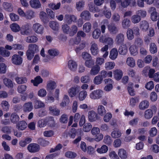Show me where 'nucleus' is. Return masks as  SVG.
Here are the masks:
<instances>
[{"instance_id": "obj_1", "label": "nucleus", "mask_w": 159, "mask_h": 159, "mask_svg": "<svg viewBox=\"0 0 159 159\" xmlns=\"http://www.w3.org/2000/svg\"><path fill=\"white\" fill-rule=\"evenodd\" d=\"M100 133V129L98 127H93L91 129V133L94 136L95 140L96 141L99 142L103 138V135Z\"/></svg>"}, {"instance_id": "obj_2", "label": "nucleus", "mask_w": 159, "mask_h": 159, "mask_svg": "<svg viewBox=\"0 0 159 159\" xmlns=\"http://www.w3.org/2000/svg\"><path fill=\"white\" fill-rule=\"evenodd\" d=\"M103 93L101 89H97L92 91L89 94V98L92 100H98L101 98Z\"/></svg>"}, {"instance_id": "obj_3", "label": "nucleus", "mask_w": 159, "mask_h": 159, "mask_svg": "<svg viewBox=\"0 0 159 159\" xmlns=\"http://www.w3.org/2000/svg\"><path fill=\"white\" fill-rule=\"evenodd\" d=\"M99 41L102 43H106L108 45H111L113 44V39L107 34L102 35L99 38Z\"/></svg>"}, {"instance_id": "obj_4", "label": "nucleus", "mask_w": 159, "mask_h": 159, "mask_svg": "<svg viewBox=\"0 0 159 159\" xmlns=\"http://www.w3.org/2000/svg\"><path fill=\"white\" fill-rule=\"evenodd\" d=\"M50 121L52 123L54 122L52 117H49L40 120L38 122V126L40 128L44 127Z\"/></svg>"}, {"instance_id": "obj_5", "label": "nucleus", "mask_w": 159, "mask_h": 159, "mask_svg": "<svg viewBox=\"0 0 159 159\" xmlns=\"http://www.w3.org/2000/svg\"><path fill=\"white\" fill-rule=\"evenodd\" d=\"M90 50L93 56H96L99 53V50L97 44L93 41L90 43Z\"/></svg>"}, {"instance_id": "obj_6", "label": "nucleus", "mask_w": 159, "mask_h": 159, "mask_svg": "<svg viewBox=\"0 0 159 159\" xmlns=\"http://www.w3.org/2000/svg\"><path fill=\"white\" fill-rule=\"evenodd\" d=\"M77 20V17L73 15L66 14L65 15L64 19L65 22L68 24H71L72 22H75Z\"/></svg>"}, {"instance_id": "obj_7", "label": "nucleus", "mask_w": 159, "mask_h": 159, "mask_svg": "<svg viewBox=\"0 0 159 159\" xmlns=\"http://www.w3.org/2000/svg\"><path fill=\"white\" fill-rule=\"evenodd\" d=\"M27 149L31 153H35L38 152L40 150V146L36 143H31L29 144Z\"/></svg>"}, {"instance_id": "obj_8", "label": "nucleus", "mask_w": 159, "mask_h": 159, "mask_svg": "<svg viewBox=\"0 0 159 159\" xmlns=\"http://www.w3.org/2000/svg\"><path fill=\"white\" fill-rule=\"evenodd\" d=\"M79 86H75L70 88L68 91V92L70 97L73 98L79 92Z\"/></svg>"}, {"instance_id": "obj_9", "label": "nucleus", "mask_w": 159, "mask_h": 159, "mask_svg": "<svg viewBox=\"0 0 159 159\" xmlns=\"http://www.w3.org/2000/svg\"><path fill=\"white\" fill-rule=\"evenodd\" d=\"M32 28L35 33L39 34H42L43 33V26L39 23H37L33 25Z\"/></svg>"}, {"instance_id": "obj_10", "label": "nucleus", "mask_w": 159, "mask_h": 159, "mask_svg": "<svg viewBox=\"0 0 159 159\" xmlns=\"http://www.w3.org/2000/svg\"><path fill=\"white\" fill-rule=\"evenodd\" d=\"M107 29L109 33L111 34H116L118 31L117 26L114 24L108 25Z\"/></svg>"}, {"instance_id": "obj_11", "label": "nucleus", "mask_w": 159, "mask_h": 159, "mask_svg": "<svg viewBox=\"0 0 159 159\" xmlns=\"http://www.w3.org/2000/svg\"><path fill=\"white\" fill-rule=\"evenodd\" d=\"M76 62L72 60H70L68 62V66L69 69L73 72L76 71L77 67Z\"/></svg>"}, {"instance_id": "obj_12", "label": "nucleus", "mask_w": 159, "mask_h": 159, "mask_svg": "<svg viewBox=\"0 0 159 159\" xmlns=\"http://www.w3.org/2000/svg\"><path fill=\"white\" fill-rule=\"evenodd\" d=\"M12 61L13 63L16 65H20L22 62V57L17 54H14L12 57Z\"/></svg>"}, {"instance_id": "obj_13", "label": "nucleus", "mask_w": 159, "mask_h": 159, "mask_svg": "<svg viewBox=\"0 0 159 159\" xmlns=\"http://www.w3.org/2000/svg\"><path fill=\"white\" fill-rule=\"evenodd\" d=\"M89 119L90 122H94L97 120L98 118V115L94 111H89L88 113Z\"/></svg>"}, {"instance_id": "obj_14", "label": "nucleus", "mask_w": 159, "mask_h": 159, "mask_svg": "<svg viewBox=\"0 0 159 159\" xmlns=\"http://www.w3.org/2000/svg\"><path fill=\"white\" fill-rule=\"evenodd\" d=\"M33 108L32 103L31 102H25L23 106V111L25 112H30Z\"/></svg>"}, {"instance_id": "obj_15", "label": "nucleus", "mask_w": 159, "mask_h": 159, "mask_svg": "<svg viewBox=\"0 0 159 159\" xmlns=\"http://www.w3.org/2000/svg\"><path fill=\"white\" fill-rule=\"evenodd\" d=\"M57 87L55 82L52 80L48 81L47 84L46 88L47 91H50L56 88Z\"/></svg>"}, {"instance_id": "obj_16", "label": "nucleus", "mask_w": 159, "mask_h": 159, "mask_svg": "<svg viewBox=\"0 0 159 159\" xmlns=\"http://www.w3.org/2000/svg\"><path fill=\"white\" fill-rule=\"evenodd\" d=\"M148 22L145 20L142 21L140 23V28L143 32H146L149 28Z\"/></svg>"}, {"instance_id": "obj_17", "label": "nucleus", "mask_w": 159, "mask_h": 159, "mask_svg": "<svg viewBox=\"0 0 159 159\" xmlns=\"http://www.w3.org/2000/svg\"><path fill=\"white\" fill-rule=\"evenodd\" d=\"M118 51L115 48H112L110 51L109 57L112 60H115L117 57Z\"/></svg>"}, {"instance_id": "obj_18", "label": "nucleus", "mask_w": 159, "mask_h": 159, "mask_svg": "<svg viewBox=\"0 0 159 159\" xmlns=\"http://www.w3.org/2000/svg\"><path fill=\"white\" fill-rule=\"evenodd\" d=\"M114 78L117 80H120L123 75V72L120 69H116L113 71Z\"/></svg>"}, {"instance_id": "obj_19", "label": "nucleus", "mask_w": 159, "mask_h": 159, "mask_svg": "<svg viewBox=\"0 0 159 159\" xmlns=\"http://www.w3.org/2000/svg\"><path fill=\"white\" fill-rule=\"evenodd\" d=\"M101 70L100 66L94 65L91 68L90 70V74L92 75H96Z\"/></svg>"}, {"instance_id": "obj_20", "label": "nucleus", "mask_w": 159, "mask_h": 159, "mask_svg": "<svg viewBox=\"0 0 159 159\" xmlns=\"http://www.w3.org/2000/svg\"><path fill=\"white\" fill-rule=\"evenodd\" d=\"M80 16L83 19L89 21L91 19V14L88 11L85 10L83 11L80 15Z\"/></svg>"}, {"instance_id": "obj_21", "label": "nucleus", "mask_w": 159, "mask_h": 159, "mask_svg": "<svg viewBox=\"0 0 159 159\" xmlns=\"http://www.w3.org/2000/svg\"><path fill=\"white\" fill-rule=\"evenodd\" d=\"M20 33L23 35H28L30 33L29 25L26 24L23 25L20 28Z\"/></svg>"}, {"instance_id": "obj_22", "label": "nucleus", "mask_w": 159, "mask_h": 159, "mask_svg": "<svg viewBox=\"0 0 159 159\" xmlns=\"http://www.w3.org/2000/svg\"><path fill=\"white\" fill-rule=\"evenodd\" d=\"M30 4L32 8H39L41 7V3L39 0H30Z\"/></svg>"}, {"instance_id": "obj_23", "label": "nucleus", "mask_w": 159, "mask_h": 159, "mask_svg": "<svg viewBox=\"0 0 159 159\" xmlns=\"http://www.w3.org/2000/svg\"><path fill=\"white\" fill-rule=\"evenodd\" d=\"M118 52L121 55H125L128 52V48L126 44H123L121 45L118 49Z\"/></svg>"}, {"instance_id": "obj_24", "label": "nucleus", "mask_w": 159, "mask_h": 159, "mask_svg": "<svg viewBox=\"0 0 159 159\" xmlns=\"http://www.w3.org/2000/svg\"><path fill=\"white\" fill-rule=\"evenodd\" d=\"M49 26L53 30L58 31L59 29V24L57 21H52L49 22Z\"/></svg>"}, {"instance_id": "obj_25", "label": "nucleus", "mask_w": 159, "mask_h": 159, "mask_svg": "<svg viewBox=\"0 0 159 159\" xmlns=\"http://www.w3.org/2000/svg\"><path fill=\"white\" fill-rule=\"evenodd\" d=\"M124 39V35L122 33H119L116 36L115 41L117 44L119 45L123 43Z\"/></svg>"}, {"instance_id": "obj_26", "label": "nucleus", "mask_w": 159, "mask_h": 159, "mask_svg": "<svg viewBox=\"0 0 159 159\" xmlns=\"http://www.w3.org/2000/svg\"><path fill=\"white\" fill-rule=\"evenodd\" d=\"M27 126L26 122L24 120L20 121L16 125V127L20 130H23L25 129Z\"/></svg>"}, {"instance_id": "obj_27", "label": "nucleus", "mask_w": 159, "mask_h": 159, "mask_svg": "<svg viewBox=\"0 0 159 159\" xmlns=\"http://www.w3.org/2000/svg\"><path fill=\"white\" fill-rule=\"evenodd\" d=\"M118 154L121 159H126L127 157V153L126 151L123 148H120L119 150Z\"/></svg>"}, {"instance_id": "obj_28", "label": "nucleus", "mask_w": 159, "mask_h": 159, "mask_svg": "<svg viewBox=\"0 0 159 159\" xmlns=\"http://www.w3.org/2000/svg\"><path fill=\"white\" fill-rule=\"evenodd\" d=\"M149 102L146 100L142 101L139 105V108L140 110H144L147 108L149 106Z\"/></svg>"}, {"instance_id": "obj_29", "label": "nucleus", "mask_w": 159, "mask_h": 159, "mask_svg": "<svg viewBox=\"0 0 159 159\" xmlns=\"http://www.w3.org/2000/svg\"><path fill=\"white\" fill-rule=\"evenodd\" d=\"M0 106L3 111H7L9 109L10 105L7 101L3 100L1 103Z\"/></svg>"}, {"instance_id": "obj_30", "label": "nucleus", "mask_w": 159, "mask_h": 159, "mask_svg": "<svg viewBox=\"0 0 159 159\" xmlns=\"http://www.w3.org/2000/svg\"><path fill=\"white\" fill-rule=\"evenodd\" d=\"M81 83L84 84H88L91 81V78L89 75L88 74L81 77L80 79Z\"/></svg>"}, {"instance_id": "obj_31", "label": "nucleus", "mask_w": 159, "mask_h": 159, "mask_svg": "<svg viewBox=\"0 0 159 159\" xmlns=\"http://www.w3.org/2000/svg\"><path fill=\"white\" fill-rule=\"evenodd\" d=\"M126 63L129 66L133 68L135 66V62L134 59L132 57H129L127 58Z\"/></svg>"}, {"instance_id": "obj_32", "label": "nucleus", "mask_w": 159, "mask_h": 159, "mask_svg": "<svg viewBox=\"0 0 159 159\" xmlns=\"http://www.w3.org/2000/svg\"><path fill=\"white\" fill-rule=\"evenodd\" d=\"M133 83L129 82L128 84L127 89L129 94L132 96H134L135 95V92L133 88Z\"/></svg>"}, {"instance_id": "obj_33", "label": "nucleus", "mask_w": 159, "mask_h": 159, "mask_svg": "<svg viewBox=\"0 0 159 159\" xmlns=\"http://www.w3.org/2000/svg\"><path fill=\"white\" fill-rule=\"evenodd\" d=\"M129 50L131 55L135 56L138 54V50L135 45H131L129 48Z\"/></svg>"}, {"instance_id": "obj_34", "label": "nucleus", "mask_w": 159, "mask_h": 159, "mask_svg": "<svg viewBox=\"0 0 159 159\" xmlns=\"http://www.w3.org/2000/svg\"><path fill=\"white\" fill-rule=\"evenodd\" d=\"M92 29V25L89 22L85 23L83 27V30L84 32L86 33H89Z\"/></svg>"}, {"instance_id": "obj_35", "label": "nucleus", "mask_w": 159, "mask_h": 159, "mask_svg": "<svg viewBox=\"0 0 159 159\" xmlns=\"http://www.w3.org/2000/svg\"><path fill=\"white\" fill-rule=\"evenodd\" d=\"M3 83L5 86L9 88H12L13 87L12 81L8 78H4L3 79Z\"/></svg>"}, {"instance_id": "obj_36", "label": "nucleus", "mask_w": 159, "mask_h": 159, "mask_svg": "<svg viewBox=\"0 0 159 159\" xmlns=\"http://www.w3.org/2000/svg\"><path fill=\"white\" fill-rule=\"evenodd\" d=\"M121 24L123 28L126 29L130 26V20L128 18H125L122 20Z\"/></svg>"}, {"instance_id": "obj_37", "label": "nucleus", "mask_w": 159, "mask_h": 159, "mask_svg": "<svg viewBox=\"0 0 159 159\" xmlns=\"http://www.w3.org/2000/svg\"><path fill=\"white\" fill-rule=\"evenodd\" d=\"M85 5V2L84 0H80L76 3V8L78 11L82 10Z\"/></svg>"}, {"instance_id": "obj_38", "label": "nucleus", "mask_w": 159, "mask_h": 159, "mask_svg": "<svg viewBox=\"0 0 159 159\" xmlns=\"http://www.w3.org/2000/svg\"><path fill=\"white\" fill-rule=\"evenodd\" d=\"M108 23L107 19L103 20L100 23V31L102 34H104L106 29V25Z\"/></svg>"}, {"instance_id": "obj_39", "label": "nucleus", "mask_w": 159, "mask_h": 159, "mask_svg": "<svg viewBox=\"0 0 159 159\" xmlns=\"http://www.w3.org/2000/svg\"><path fill=\"white\" fill-rule=\"evenodd\" d=\"M43 81L42 79L40 76H38L36 77L34 80H32L31 82L33 84L34 86H37L39 84L42 83Z\"/></svg>"}, {"instance_id": "obj_40", "label": "nucleus", "mask_w": 159, "mask_h": 159, "mask_svg": "<svg viewBox=\"0 0 159 159\" xmlns=\"http://www.w3.org/2000/svg\"><path fill=\"white\" fill-rule=\"evenodd\" d=\"M98 114L101 116H103L106 114V111L105 107L102 105H99L97 108Z\"/></svg>"}, {"instance_id": "obj_41", "label": "nucleus", "mask_w": 159, "mask_h": 159, "mask_svg": "<svg viewBox=\"0 0 159 159\" xmlns=\"http://www.w3.org/2000/svg\"><path fill=\"white\" fill-rule=\"evenodd\" d=\"M153 115V113L152 109H149L145 111L144 117L146 119H150L152 117Z\"/></svg>"}, {"instance_id": "obj_42", "label": "nucleus", "mask_w": 159, "mask_h": 159, "mask_svg": "<svg viewBox=\"0 0 159 159\" xmlns=\"http://www.w3.org/2000/svg\"><path fill=\"white\" fill-rule=\"evenodd\" d=\"M116 65L115 63L113 61H108L105 64L104 67L107 70L113 69Z\"/></svg>"}, {"instance_id": "obj_43", "label": "nucleus", "mask_w": 159, "mask_h": 159, "mask_svg": "<svg viewBox=\"0 0 159 159\" xmlns=\"http://www.w3.org/2000/svg\"><path fill=\"white\" fill-rule=\"evenodd\" d=\"M0 54L4 57H8L10 55V52L3 47H0Z\"/></svg>"}, {"instance_id": "obj_44", "label": "nucleus", "mask_w": 159, "mask_h": 159, "mask_svg": "<svg viewBox=\"0 0 159 159\" xmlns=\"http://www.w3.org/2000/svg\"><path fill=\"white\" fill-rule=\"evenodd\" d=\"M87 96V93L86 91L83 90L80 91L78 95V99L80 101L84 100Z\"/></svg>"}, {"instance_id": "obj_45", "label": "nucleus", "mask_w": 159, "mask_h": 159, "mask_svg": "<svg viewBox=\"0 0 159 159\" xmlns=\"http://www.w3.org/2000/svg\"><path fill=\"white\" fill-rule=\"evenodd\" d=\"M10 27L11 30L14 32H18L20 30V26L16 23L11 24Z\"/></svg>"}, {"instance_id": "obj_46", "label": "nucleus", "mask_w": 159, "mask_h": 159, "mask_svg": "<svg viewBox=\"0 0 159 159\" xmlns=\"http://www.w3.org/2000/svg\"><path fill=\"white\" fill-rule=\"evenodd\" d=\"M10 120L12 123H16L19 120V117L16 113H13L11 115Z\"/></svg>"}, {"instance_id": "obj_47", "label": "nucleus", "mask_w": 159, "mask_h": 159, "mask_svg": "<svg viewBox=\"0 0 159 159\" xmlns=\"http://www.w3.org/2000/svg\"><path fill=\"white\" fill-rule=\"evenodd\" d=\"M131 20L133 23L136 24L139 23L140 21L141 18L140 16L136 14L132 16Z\"/></svg>"}, {"instance_id": "obj_48", "label": "nucleus", "mask_w": 159, "mask_h": 159, "mask_svg": "<svg viewBox=\"0 0 159 159\" xmlns=\"http://www.w3.org/2000/svg\"><path fill=\"white\" fill-rule=\"evenodd\" d=\"M28 50L35 53L39 51V47L36 44H30L28 45Z\"/></svg>"}, {"instance_id": "obj_49", "label": "nucleus", "mask_w": 159, "mask_h": 159, "mask_svg": "<svg viewBox=\"0 0 159 159\" xmlns=\"http://www.w3.org/2000/svg\"><path fill=\"white\" fill-rule=\"evenodd\" d=\"M34 108L36 109H39L44 107V104L40 100H36L34 102Z\"/></svg>"}, {"instance_id": "obj_50", "label": "nucleus", "mask_w": 159, "mask_h": 159, "mask_svg": "<svg viewBox=\"0 0 159 159\" xmlns=\"http://www.w3.org/2000/svg\"><path fill=\"white\" fill-rule=\"evenodd\" d=\"M111 137L114 139L118 138L121 135V133L119 130H115L112 131L111 133Z\"/></svg>"}, {"instance_id": "obj_51", "label": "nucleus", "mask_w": 159, "mask_h": 159, "mask_svg": "<svg viewBox=\"0 0 159 159\" xmlns=\"http://www.w3.org/2000/svg\"><path fill=\"white\" fill-rule=\"evenodd\" d=\"M50 113L52 115L57 116L60 114V111L53 107L50 106L49 107Z\"/></svg>"}, {"instance_id": "obj_52", "label": "nucleus", "mask_w": 159, "mask_h": 159, "mask_svg": "<svg viewBox=\"0 0 159 159\" xmlns=\"http://www.w3.org/2000/svg\"><path fill=\"white\" fill-rule=\"evenodd\" d=\"M108 150V148L106 145H104L100 148H98L96 150L97 152L99 154H103L107 152Z\"/></svg>"}, {"instance_id": "obj_53", "label": "nucleus", "mask_w": 159, "mask_h": 159, "mask_svg": "<svg viewBox=\"0 0 159 159\" xmlns=\"http://www.w3.org/2000/svg\"><path fill=\"white\" fill-rule=\"evenodd\" d=\"M38 38L35 36H30L27 37L26 41L28 43H35L37 41Z\"/></svg>"}, {"instance_id": "obj_54", "label": "nucleus", "mask_w": 159, "mask_h": 159, "mask_svg": "<svg viewBox=\"0 0 159 159\" xmlns=\"http://www.w3.org/2000/svg\"><path fill=\"white\" fill-rule=\"evenodd\" d=\"M94 60L91 58L89 59L86 60L84 63V65L88 68H91L93 66H94Z\"/></svg>"}, {"instance_id": "obj_55", "label": "nucleus", "mask_w": 159, "mask_h": 159, "mask_svg": "<svg viewBox=\"0 0 159 159\" xmlns=\"http://www.w3.org/2000/svg\"><path fill=\"white\" fill-rule=\"evenodd\" d=\"M126 36L127 39L129 40H132L134 38V35L132 29L128 28L126 32Z\"/></svg>"}, {"instance_id": "obj_56", "label": "nucleus", "mask_w": 159, "mask_h": 159, "mask_svg": "<svg viewBox=\"0 0 159 159\" xmlns=\"http://www.w3.org/2000/svg\"><path fill=\"white\" fill-rule=\"evenodd\" d=\"M15 80L18 84H21L26 83L27 81V80L25 77H16L15 78Z\"/></svg>"}, {"instance_id": "obj_57", "label": "nucleus", "mask_w": 159, "mask_h": 159, "mask_svg": "<svg viewBox=\"0 0 159 159\" xmlns=\"http://www.w3.org/2000/svg\"><path fill=\"white\" fill-rule=\"evenodd\" d=\"M105 62V60L104 58L102 57H97L95 59V65L100 66Z\"/></svg>"}, {"instance_id": "obj_58", "label": "nucleus", "mask_w": 159, "mask_h": 159, "mask_svg": "<svg viewBox=\"0 0 159 159\" xmlns=\"http://www.w3.org/2000/svg\"><path fill=\"white\" fill-rule=\"evenodd\" d=\"M103 80V78L100 75H98L94 77L93 80V82L95 84L99 85L102 82Z\"/></svg>"}, {"instance_id": "obj_59", "label": "nucleus", "mask_w": 159, "mask_h": 159, "mask_svg": "<svg viewBox=\"0 0 159 159\" xmlns=\"http://www.w3.org/2000/svg\"><path fill=\"white\" fill-rule=\"evenodd\" d=\"M77 30L78 28L76 25H73L70 29L69 34L70 36H73L77 33Z\"/></svg>"}, {"instance_id": "obj_60", "label": "nucleus", "mask_w": 159, "mask_h": 159, "mask_svg": "<svg viewBox=\"0 0 159 159\" xmlns=\"http://www.w3.org/2000/svg\"><path fill=\"white\" fill-rule=\"evenodd\" d=\"M101 32L100 30L98 29H96L92 33V37L95 39H98L100 36Z\"/></svg>"}, {"instance_id": "obj_61", "label": "nucleus", "mask_w": 159, "mask_h": 159, "mask_svg": "<svg viewBox=\"0 0 159 159\" xmlns=\"http://www.w3.org/2000/svg\"><path fill=\"white\" fill-rule=\"evenodd\" d=\"M149 50L152 54H154L157 52V47L154 43H150Z\"/></svg>"}, {"instance_id": "obj_62", "label": "nucleus", "mask_w": 159, "mask_h": 159, "mask_svg": "<svg viewBox=\"0 0 159 159\" xmlns=\"http://www.w3.org/2000/svg\"><path fill=\"white\" fill-rule=\"evenodd\" d=\"M25 17L28 19H31L34 17V12L31 10L27 11L25 13Z\"/></svg>"}, {"instance_id": "obj_63", "label": "nucleus", "mask_w": 159, "mask_h": 159, "mask_svg": "<svg viewBox=\"0 0 159 159\" xmlns=\"http://www.w3.org/2000/svg\"><path fill=\"white\" fill-rule=\"evenodd\" d=\"M111 19L114 22L117 23L120 21V16L118 13H114L112 16Z\"/></svg>"}, {"instance_id": "obj_64", "label": "nucleus", "mask_w": 159, "mask_h": 159, "mask_svg": "<svg viewBox=\"0 0 159 159\" xmlns=\"http://www.w3.org/2000/svg\"><path fill=\"white\" fill-rule=\"evenodd\" d=\"M2 5L4 9L10 12L12 11L13 8L11 4L7 2H4Z\"/></svg>"}]
</instances>
